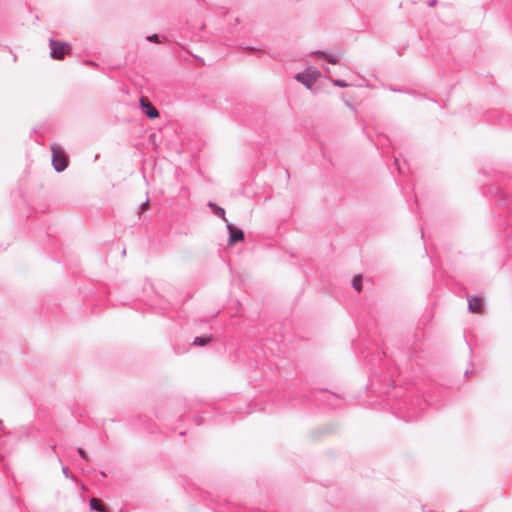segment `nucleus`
Instances as JSON below:
<instances>
[{
  "label": "nucleus",
  "mask_w": 512,
  "mask_h": 512,
  "mask_svg": "<svg viewBox=\"0 0 512 512\" xmlns=\"http://www.w3.org/2000/svg\"><path fill=\"white\" fill-rule=\"evenodd\" d=\"M52 165L57 172H62L67 168L68 158L64 150L58 145L51 146Z\"/></svg>",
  "instance_id": "f257e3e1"
},
{
  "label": "nucleus",
  "mask_w": 512,
  "mask_h": 512,
  "mask_svg": "<svg viewBox=\"0 0 512 512\" xmlns=\"http://www.w3.org/2000/svg\"><path fill=\"white\" fill-rule=\"evenodd\" d=\"M51 56L55 59H62L71 50L70 44L61 41L50 40Z\"/></svg>",
  "instance_id": "f03ea898"
},
{
  "label": "nucleus",
  "mask_w": 512,
  "mask_h": 512,
  "mask_svg": "<svg viewBox=\"0 0 512 512\" xmlns=\"http://www.w3.org/2000/svg\"><path fill=\"white\" fill-rule=\"evenodd\" d=\"M318 71L316 69H312L307 71L306 73H298L295 75V79L305 85L308 89H311L314 83L318 78Z\"/></svg>",
  "instance_id": "7ed1b4c3"
},
{
  "label": "nucleus",
  "mask_w": 512,
  "mask_h": 512,
  "mask_svg": "<svg viewBox=\"0 0 512 512\" xmlns=\"http://www.w3.org/2000/svg\"><path fill=\"white\" fill-rule=\"evenodd\" d=\"M227 228L229 230V245H233L244 239V233L241 229L235 228L231 223L227 222Z\"/></svg>",
  "instance_id": "20e7f679"
},
{
  "label": "nucleus",
  "mask_w": 512,
  "mask_h": 512,
  "mask_svg": "<svg viewBox=\"0 0 512 512\" xmlns=\"http://www.w3.org/2000/svg\"><path fill=\"white\" fill-rule=\"evenodd\" d=\"M140 106L148 118L155 119L159 116L158 110L143 97L140 99Z\"/></svg>",
  "instance_id": "39448f33"
},
{
  "label": "nucleus",
  "mask_w": 512,
  "mask_h": 512,
  "mask_svg": "<svg viewBox=\"0 0 512 512\" xmlns=\"http://www.w3.org/2000/svg\"><path fill=\"white\" fill-rule=\"evenodd\" d=\"M483 307V300L479 297H471L468 299V308L472 313H480Z\"/></svg>",
  "instance_id": "423d86ee"
},
{
  "label": "nucleus",
  "mask_w": 512,
  "mask_h": 512,
  "mask_svg": "<svg viewBox=\"0 0 512 512\" xmlns=\"http://www.w3.org/2000/svg\"><path fill=\"white\" fill-rule=\"evenodd\" d=\"M313 54L316 55V56L323 57L324 59H326L331 64H337L338 61H339V57L337 55L327 54V53L321 52V51L314 52Z\"/></svg>",
  "instance_id": "0eeeda50"
},
{
  "label": "nucleus",
  "mask_w": 512,
  "mask_h": 512,
  "mask_svg": "<svg viewBox=\"0 0 512 512\" xmlns=\"http://www.w3.org/2000/svg\"><path fill=\"white\" fill-rule=\"evenodd\" d=\"M90 508L91 510H96L99 512H107L105 507L102 505L101 501L97 498L90 499Z\"/></svg>",
  "instance_id": "6e6552de"
},
{
  "label": "nucleus",
  "mask_w": 512,
  "mask_h": 512,
  "mask_svg": "<svg viewBox=\"0 0 512 512\" xmlns=\"http://www.w3.org/2000/svg\"><path fill=\"white\" fill-rule=\"evenodd\" d=\"M209 206L214 210V212L219 216L221 217L226 223L228 222V220L226 219L225 217V210L222 208V207H219L217 206L216 204L214 203H209Z\"/></svg>",
  "instance_id": "1a4fd4ad"
},
{
  "label": "nucleus",
  "mask_w": 512,
  "mask_h": 512,
  "mask_svg": "<svg viewBox=\"0 0 512 512\" xmlns=\"http://www.w3.org/2000/svg\"><path fill=\"white\" fill-rule=\"evenodd\" d=\"M210 341L209 337H196L194 339V344L198 346H204Z\"/></svg>",
  "instance_id": "9d476101"
},
{
  "label": "nucleus",
  "mask_w": 512,
  "mask_h": 512,
  "mask_svg": "<svg viewBox=\"0 0 512 512\" xmlns=\"http://www.w3.org/2000/svg\"><path fill=\"white\" fill-rule=\"evenodd\" d=\"M361 282H362L361 276H356L352 282L353 288L357 291H361V289H362Z\"/></svg>",
  "instance_id": "9b49d317"
},
{
  "label": "nucleus",
  "mask_w": 512,
  "mask_h": 512,
  "mask_svg": "<svg viewBox=\"0 0 512 512\" xmlns=\"http://www.w3.org/2000/svg\"><path fill=\"white\" fill-rule=\"evenodd\" d=\"M332 82L335 86H338V87H347L348 86V84L344 80L337 79V80H333Z\"/></svg>",
  "instance_id": "f8f14e48"
},
{
  "label": "nucleus",
  "mask_w": 512,
  "mask_h": 512,
  "mask_svg": "<svg viewBox=\"0 0 512 512\" xmlns=\"http://www.w3.org/2000/svg\"><path fill=\"white\" fill-rule=\"evenodd\" d=\"M148 205H149V200H146L144 203H142L140 206V212L145 211L147 209Z\"/></svg>",
  "instance_id": "ddd939ff"
},
{
  "label": "nucleus",
  "mask_w": 512,
  "mask_h": 512,
  "mask_svg": "<svg viewBox=\"0 0 512 512\" xmlns=\"http://www.w3.org/2000/svg\"><path fill=\"white\" fill-rule=\"evenodd\" d=\"M77 451H78L79 455H80L83 459L87 460V454L85 453V451H84L82 448H78V450H77Z\"/></svg>",
  "instance_id": "4468645a"
},
{
  "label": "nucleus",
  "mask_w": 512,
  "mask_h": 512,
  "mask_svg": "<svg viewBox=\"0 0 512 512\" xmlns=\"http://www.w3.org/2000/svg\"><path fill=\"white\" fill-rule=\"evenodd\" d=\"M147 39L149 41L160 42L159 39H158V36L156 34H153V35L149 36Z\"/></svg>",
  "instance_id": "2eb2a0df"
},
{
  "label": "nucleus",
  "mask_w": 512,
  "mask_h": 512,
  "mask_svg": "<svg viewBox=\"0 0 512 512\" xmlns=\"http://www.w3.org/2000/svg\"><path fill=\"white\" fill-rule=\"evenodd\" d=\"M62 471H63V474H64L66 477H70V475H69V470H68V468H67V467H63V468H62Z\"/></svg>",
  "instance_id": "dca6fc26"
}]
</instances>
